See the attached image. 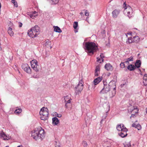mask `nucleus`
Returning a JSON list of instances; mask_svg holds the SVG:
<instances>
[{
    "label": "nucleus",
    "mask_w": 147,
    "mask_h": 147,
    "mask_svg": "<svg viewBox=\"0 0 147 147\" xmlns=\"http://www.w3.org/2000/svg\"><path fill=\"white\" fill-rule=\"evenodd\" d=\"M31 136L36 140L40 139L42 140L45 137L44 130L41 127H38L32 131Z\"/></svg>",
    "instance_id": "nucleus-1"
},
{
    "label": "nucleus",
    "mask_w": 147,
    "mask_h": 147,
    "mask_svg": "<svg viewBox=\"0 0 147 147\" xmlns=\"http://www.w3.org/2000/svg\"><path fill=\"white\" fill-rule=\"evenodd\" d=\"M84 48L89 55H93L98 49V47L95 43L90 42L85 43Z\"/></svg>",
    "instance_id": "nucleus-2"
},
{
    "label": "nucleus",
    "mask_w": 147,
    "mask_h": 147,
    "mask_svg": "<svg viewBox=\"0 0 147 147\" xmlns=\"http://www.w3.org/2000/svg\"><path fill=\"white\" fill-rule=\"evenodd\" d=\"M40 115L41 119L46 120L49 118V110L47 108L43 107L41 108L39 112Z\"/></svg>",
    "instance_id": "nucleus-3"
},
{
    "label": "nucleus",
    "mask_w": 147,
    "mask_h": 147,
    "mask_svg": "<svg viewBox=\"0 0 147 147\" xmlns=\"http://www.w3.org/2000/svg\"><path fill=\"white\" fill-rule=\"evenodd\" d=\"M123 8H124V13L127 15L129 18L131 17L132 16H133L132 9L129 6H127L125 2H124L123 3Z\"/></svg>",
    "instance_id": "nucleus-4"
},
{
    "label": "nucleus",
    "mask_w": 147,
    "mask_h": 147,
    "mask_svg": "<svg viewBox=\"0 0 147 147\" xmlns=\"http://www.w3.org/2000/svg\"><path fill=\"white\" fill-rule=\"evenodd\" d=\"M83 83L84 82L82 79L80 80L77 86L76 87L75 92L76 94H78L79 93H81L83 88Z\"/></svg>",
    "instance_id": "nucleus-5"
},
{
    "label": "nucleus",
    "mask_w": 147,
    "mask_h": 147,
    "mask_svg": "<svg viewBox=\"0 0 147 147\" xmlns=\"http://www.w3.org/2000/svg\"><path fill=\"white\" fill-rule=\"evenodd\" d=\"M107 83L105 82H103L104 87L100 92V94L106 93L110 90L111 87L107 84Z\"/></svg>",
    "instance_id": "nucleus-6"
},
{
    "label": "nucleus",
    "mask_w": 147,
    "mask_h": 147,
    "mask_svg": "<svg viewBox=\"0 0 147 147\" xmlns=\"http://www.w3.org/2000/svg\"><path fill=\"white\" fill-rule=\"evenodd\" d=\"M128 111L130 113H138V110L136 107H135L132 105H130L128 107Z\"/></svg>",
    "instance_id": "nucleus-7"
},
{
    "label": "nucleus",
    "mask_w": 147,
    "mask_h": 147,
    "mask_svg": "<svg viewBox=\"0 0 147 147\" xmlns=\"http://www.w3.org/2000/svg\"><path fill=\"white\" fill-rule=\"evenodd\" d=\"M127 129L125 127H124V128H123L122 130L119 133V135L122 138L125 137L127 135Z\"/></svg>",
    "instance_id": "nucleus-8"
},
{
    "label": "nucleus",
    "mask_w": 147,
    "mask_h": 147,
    "mask_svg": "<svg viewBox=\"0 0 147 147\" xmlns=\"http://www.w3.org/2000/svg\"><path fill=\"white\" fill-rule=\"evenodd\" d=\"M36 32L31 28L28 31V34L31 38H34L36 37L38 34H36Z\"/></svg>",
    "instance_id": "nucleus-9"
},
{
    "label": "nucleus",
    "mask_w": 147,
    "mask_h": 147,
    "mask_svg": "<svg viewBox=\"0 0 147 147\" xmlns=\"http://www.w3.org/2000/svg\"><path fill=\"white\" fill-rule=\"evenodd\" d=\"M22 69L27 73L30 74L31 72V70L28 65H22Z\"/></svg>",
    "instance_id": "nucleus-10"
},
{
    "label": "nucleus",
    "mask_w": 147,
    "mask_h": 147,
    "mask_svg": "<svg viewBox=\"0 0 147 147\" xmlns=\"http://www.w3.org/2000/svg\"><path fill=\"white\" fill-rule=\"evenodd\" d=\"M0 136L3 138L4 140H8L11 138V137L9 136L6 135L3 131H0Z\"/></svg>",
    "instance_id": "nucleus-11"
},
{
    "label": "nucleus",
    "mask_w": 147,
    "mask_h": 147,
    "mask_svg": "<svg viewBox=\"0 0 147 147\" xmlns=\"http://www.w3.org/2000/svg\"><path fill=\"white\" fill-rule=\"evenodd\" d=\"M32 30H33L36 32V34H39L40 32V28L37 25H36L34 27L31 28Z\"/></svg>",
    "instance_id": "nucleus-12"
},
{
    "label": "nucleus",
    "mask_w": 147,
    "mask_h": 147,
    "mask_svg": "<svg viewBox=\"0 0 147 147\" xmlns=\"http://www.w3.org/2000/svg\"><path fill=\"white\" fill-rule=\"evenodd\" d=\"M140 65H129L127 69L130 71H132L134 70L136 67H139Z\"/></svg>",
    "instance_id": "nucleus-13"
},
{
    "label": "nucleus",
    "mask_w": 147,
    "mask_h": 147,
    "mask_svg": "<svg viewBox=\"0 0 147 147\" xmlns=\"http://www.w3.org/2000/svg\"><path fill=\"white\" fill-rule=\"evenodd\" d=\"M120 12V10L119 9H116L113 11L112 14V16L113 18H116Z\"/></svg>",
    "instance_id": "nucleus-14"
},
{
    "label": "nucleus",
    "mask_w": 147,
    "mask_h": 147,
    "mask_svg": "<svg viewBox=\"0 0 147 147\" xmlns=\"http://www.w3.org/2000/svg\"><path fill=\"white\" fill-rule=\"evenodd\" d=\"M133 61V56H131L129 58L126 59L124 62H121L120 64H124L125 63L128 64L129 63V61Z\"/></svg>",
    "instance_id": "nucleus-15"
},
{
    "label": "nucleus",
    "mask_w": 147,
    "mask_h": 147,
    "mask_svg": "<svg viewBox=\"0 0 147 147\" xmlns=\"http://www.w3.org/2000/svg\"><path fill=\"white\" fill-rule=\"evenodd\" d=\"M102 77H99L94 80V84L95 85H97L102 80Z\"/></svg>",
    "instance_id": "nucleus-16"
},
{
    "label": "nucleus",
    "mask_w": 147,
    "mask_h": 147,
    "mask_svg": "<svg viewBox=\"0 0 147 147\" xmlns=\"http://www.w3.org/2000/svg\"><path fill=\"white\" fill-rule=\"evenodd\" d=\"M109 86L111 88H114V87L116 89V82L115 81L112 80L109 83Z\"/></svg>",
    "instance_id": "nucleus-17"
},
{
    "label": "nucleus",
    "mask_w": 147,
    "mask_h": 147,
    "mask_svg": "<svg viewBox=\"0 0 147 147\" xmlns=\"http://www.w3.org/2000/svg\"><path fill=\"white\" fill-rule=\"evenodd\" d=\"M59 121L56 117H54L52 118V123L54 125H56L59 123Z\"/></svg>",
    "instance_id": "nucleus-18"
},
{
    "label": "nucleus",
    "mask_w": 147,
    "mask_h": 147,
    "mask_svg": "<svg viewBox=\"0 0 147 147\" xmlns=\"http://www.w3.org/2000/svg\"><path fill=\"white\" fill-rule=\"evenodd\" d=\"M100 67L99 65L96 66L95 72V76H98V74L100 73Z\"/></svg>",
    "instance_id": "nucleus-19"
},
{
    "label": "nucleus",
    "mask_w": 147,
    "mask_h": 147,
    "mask_svg": "<svg viewBox=\"0 0 147 147\" xmlns=\"http://www.w3.org/2000/svg\"><path fill=\"white\" fill-rule=\"evenodd\" d=\"M124 127H125L124 126L123 124H120L118 125L117 126V130L121 131L123 129V128H124Z\"/></svg>",
    "instance_id": "nucleus-20"
},
{
    "label": "nucleus",
    "mask_w": 147,
    "mask_h": 147,
    "mask_svg": "<svg viewBox=\"0 0 147 147\" xmlns=\"http://www.w3.org/2000/svg\"><path fill=\"white\" fill-rule=\"evenodd\" d=\"M132 126L137 129L138 130H140L141 128V126L139 124H136L135 123L133 124Z\"/></svg>",
    "instance_id": "nucleus-21"
},
{
    "label": "nucleus",
    "mask_w": 147,
    "mask_h": 147,
    "mask_svg": "<svg viewBox=\"0 0 147 147\" xmlns=\"http://www.w3.org/2000/svg\"><path fill=\"white\" fill-rule=\"evenodd\" d=\"M105 67L107 71H112L113 69L112 65H105Z\"/></svg>",
    "instance_id": "nucleus-22"
},
{
    "label": "nucleus",
    "mask_w": 147,
    "mask_h": 147,
    "mask_svg": "<svg viewBox=\"0 0 147 147\" xmlns=\"http://www.w3.org/2000/svg\"><path fill=\"white\" fill-rule=\"evenodd\" d=\"M53 28H54V30L56 32L58 33H61L62 31L60 28L57 26H54Z\"/></svg>",
    "instance_id": "nucleus-23"
},
{
    "label": "nucleus",
    "mask_w": 147,
    "mask_h": 147,
    "mask_svg": "<svg viewBox=\"0 0 147 147\" xmlns=\"http://www.w3.org/2000/svg\"><path fill=\"white\" fill-rule=\"evenodd\" d=\"M8 32L11 36H12L13 35V32L12 30V29L10 27H9L7 30Z\"/></svg>",
    "instance_id": "nucleus-24"
},
{
    "label": "nucleus",
    "mask_w": 147,
    "mask_h": 147,
    "mask_svg": "<svg viewBox=\"0 0 147 147\" xmlns=\"http://www.w3.org/2000/svg\"><path fill=\"white\" fill-rule=\"evenodd\" d=\"M133 40L134 42L137 43L139 41V38L138 36H135L133 37Z\"/></svg>",
    "instance_id": "nucleus-25"
},
{
    "label": "nucleus",
    "mask_w": 147,
    "mask_h": 147,
    "mask_svg": "<svg viewBox=\"0 0 147 147\" xmlns=\"http://www.w3.org/2000/svg\"><path fill=\"white\" fill-rule=\"evenodd\" d=\"M116 89H115V88L114 87L113 90L111 92V94H110V97L112 98L116 94Z\"/></svg>",
    "instance_id": "nucleus-26"
},
{
    "label": "nucleus",
    "mask_w": 147,
    "mask_h": 147,
    "mask_svg": "<svg viewBox=\"0 0 147 147\" xmlns=\"http://www.w3.org/2000/svg\"><path fill=\"white\" fill-rule=\"evenodd\" d=\"M64 100L65 102H66L67 103L69 104L71 103V99H69L67 96H66L65 97Z\"/></svg>",
    "instance_id": "nucleus-27"
},
{
    "label": "nucleus",
    "mask_w": 147,
    "mask_h": 147,
    "mask_svg": "<svg viewBox=\"0 0 147 147\" xmlns=\"http://www.w3.org/2000/svg\"><path fill=\"white\" fill-rule=\"evenodd\" d=\"M133 38L131 37H129L128 38V40L126 41V43L128 44H131L132 43L134 42L133 41Z\"/></svg>",
    "instance_id": "nucleus-28"
},
{
    "label": "nucleus",
    "mask_w": 147,
    "mask_h": 147,
    "mask_svg": "<svg viewBox=\"0 0 147 147\" xmlns=\"http://www.w3.org/2000/svg\"><path fill=\"white\" fill-rule=\"evenodd\" d=\"M51 42L49 40L47 41L46 42L45 45L47 47H49L50 49H51L52 47L51 46Z\"/></svg>",
    "instance_id": "nucleus-29"
},
{
    "label": "nucleus",
    "mask_w": 147,
    "mask_h": 147,
    "mask_svg": "<svg viewBox=\"0 0 147 147\" xmlns=\"http://www.w3.org/2000/svg\"><path fill=\"white\" fill-rule=\"evenodd\" d=\"M32 67L34 70L36 71H38V66H39V65H31Z\"/></svg>",
    "instance_id": "nucleus-30"
},
{
    "label": "nucleus",
    "mask_w": 147,
    "mask_h": 147,
    "mask_svg": "<svg viewBox=\"0 0 147 147\" xmlns=\"http://www.w3.org/2000/svg\"><path fill=\"white\" fill-rule=\"evenodd\" d=\"M56 143L55 144V147H61V144L59 142H55Z\"/></svg>",
    "instance_id": "nucleus-31"
},
{
    "label": "nucleus",
    "mask_w": 147,
    "mask_h": 147,
    "mask_svg": "<svg viewBox=\"0 0 147 147\" xmlns=\"http://www.w3.org/2000/svg\"><path fill=\"white\" fill-rule=\"evenodd\" d=\"M30 64H37L38 62L36 59H33L30 61Z\"/></svg>",
    "instance_id": "nucleus-32"
},
{
    "label": "nucleus",
    "mask_w": 147,
    "mask_h": 147,
    "mask_svg": "<svg viewBox=\"0 0 147 147\" xmlns=\"http://www.w3.org/2000/svg\"><path fill=\"white\" fill-rule=\"evenodd\" d=\"M22 111V110L20 108H18L16 109L14 113H16L19 114Z\"/></svg>",
    "instance_id": "nucleus-33"
},
{
    "label": "nucleus",
    "mask_w": 147,
    "mask_h": 147,
    "mask_svg": "<svg viewBox=\"0 0 147 147\" xmlns=\"http://www.w3.org/2000/svg\"><path fill=\"white\" fill-rule=\"evenodd\" d=\"M28 15H29L30 17V18H32V19L35 18H36L38 16L37 14L34 15L33 14H32V13H31V14H30Z\"/></svg>",
    "instance_id": "nucleus-34"
},
{
    "label": "nucleus",
    "mask_w": 147,
    "mask_h": 147,
    "mask_svg": "<svg viewBox=\"0 0 147 147\" xmlns=\"http://www.w3.org/2000/svg\"><path fill=\"white\" fill-rule=\"evenodd\" d=\"M97 61L100 63H101L103 61V58H100L99 57L97 58Z\"/></svg>",
    "instance_id": "nucleus-35"
},
{
    "label": "nucleus",
    "mask_w": 147,
    "mask_h": 147,
    "mask_svg": "<svg viewBox=\"0 0 147 147\" xmlns=\"http://www.w3.org/2000/svg\"><path fill=\"white\" fill-rule=\"evenodd\" d=\"M78 26V22H75L73 24V27L74 29H76Z\"/></svg>",
    "instance_id": "nucleus-36"
},
{
    "label": "nucleus",
    "mask_w": 147,
    "mask_h": 147,
    "mask_svg": "<svg viewBox=\"0 0 147 147\" xmlns=\"http://www.w3.org/2000/svg\"><path fill=\"white\" fill-rule=\"evenodd\" d=\"M82 144L84 147H87L88 144L86 141H83Z\"/></svg>",
    "instance_id": "nucleus-37"
},
{
    "label": "nucleus",
    "mask_w": 147,
    "mask_h": 147,
    "mask_svg": "<svg viewBox=\"0 0 147 147\" xmlns=\"http://www.w3.org/2000/svg\"><path fill=\"white\" fill-rule=\"evenodd\" d=\"M131 145L130 142H126L124 145V147H131Z\"/></svg>",
    "instance_id": "nucleus-38"
},
{
    "label": "nucleus",
    "mask_w": 147,
    "mask_h": 147,
    "mask_svg": "<svg viewBox=\"0 0 147 147\" xmlns=\"http://www.w3.org/2000/svg\"><path fill=\"white\" fill-rule=\"evenodd\" d=\"M52 1V3L53 4H56L57 3L59 0H51Z\"/></svg>",
    "instance_id": "nucleus-39"
},
{
    "label": "nucleus",
    "mask_w": 147,
    "mask_h": 147,
    "mask_svg": "<svg viewBox=\"0 0 147 147\" xmlns=\"http://www.w3.org/2000/svg\"><path fill=\"white\" fill-rule=\"evenodd\" d=\"M141 62L140 60H136L134 64H141Z\"/></svg>",
    "instance_id": "nucleus-40"
},
{
    "label": "nucleus",
    "mask_w": 147,
    "mask_h": 147,
    "mask_svg": "<svg viewBox=\"0 0 147 147\" xmlns=\"http://www.w3.org/2000/svg\"><path fill=\"white\" fill-rule=\"evenodd\" d=\"M143 83L145 86L147 85V78H146V79H144V80H143Z\"/></svg>",
    "instance_id": "nucleus-41"
},
{
    "label": "nucleus",
    "mask_w": 147,
    "mask_h": 147,
    "mask_svg": "<svg viewBox=\"0 0 147 147\" xmlns=\"http://www.w3.org/2000/svg\"><path fill=\"white\" fill-rule=\"evenodd\" d=\"M55 115L59 118L61 117H62V115L61 114H58L57 113H55Z\"/></svg>",
    "instance_id": "nucleus-42"
},
{
    "label": "nucleus",
    "mask_w": 147,
    "mask_h": 147,
    "mask_svg": "<svg viewBox=\"0 0 147 147\" xmlns=\"http://www.w3.org/2000/svg\"><path fill=\"white\" fill-rule=\"evenodd\" d=\"M84 11H85V15L86 16H88L89 15V13L87 10H84Z\"/></svg>",
    "instance_id": "nucleus-43"
},
{
    "label": "nucleus",
    "mask_w": 147,
    "mask_h": 147,
    "mask_svg": "<svg viewBox=\"0 0 147 147\" xmlns=\"http://www.w3.org/2000/svg\"><path fill=\"white\" fill-rule=\"evenodd\" d=\"M135 114L136 113H133L130 116V118H131L132 117H136Z\"/></svg>",
    "instance_id": "nucleus-44"
},
{
    "label": "nucleus",
    "mask_w": 147,
    "mask_h": 147,
    "mask_svg": "<svg viewBox=\"0 0 147 147\" xmlns=\"http://www.w3.org/2000/svg\"><path fill=\"white\" fill-rule=\"evenodd\" d=\"M69 104L65 102V106L66 108H68L69 106Z\"/></svg>",
    "instance_id": "nucleus-45"
},
{
    "label": "nucleus",
    "mask_w": 147,
    "mask_h": 147,
    "mask_svg": "<svg viewBox=\"0 0 147 147\" xmlns=\"http://www.w3.org/2000/svg\"><path fill=\"white\" fill-rule=\"evenodd\" d=\"M13 4H14V5L16 7H18V4H17V3L16 2H15V3H14Z\"/></svg>",
    "instance_id": "nucleus-46"
},
{
    "label": "nucleus",
    "mask_w": 147,
    "mask_h": 147,
    "mask_svg": "<svg viewBox=\"0 0 147 147\" xmlns=\"http://www.w3.org/2000/svg\"><path fill=\"white\" fill-rule=\"evenodd\" d=\"M103 54L102 53H101L100 55V57H99L100 58H103Z\"/></svg>",
    "instance_id": "nucleus-47"
},
{
    "label": "nucleus",
    "mask_w": 147,
    "mask_h": 147,
    "mask_svg": "<svg viewBox=\"0 0 147 147\" xmlns=\"http://www.w3.org/2000/svg\"><path fill=\"white\" fill-rule=\"evenodd\" d=\"M19 27H21L22 25V23H21L19 22Z\"/></svg>",
    "instance_id": "nucleus-48"
},
{
    "label": "nucleus",
    "mask_w": 147,
    "mask_h": 147,
    "mask_svg": "<svg viewBox=\"0 0 147 147\" xmlns=\"http://www.w3.org/2000/svg\"><path fill=\"white\" fill-rule=\"evenodd\" d=\"M32 13L34 15H35L36 14H38V13L36 11H34Z\"/></svg>",
    "instance_id": "nucleus-49"
},
{
    "label": "nucleus",
    "mask_w": 147,
    "mask_h": 147,
    "mask_svg": "<svg viewBox=\"0 0 147 147\" xmlns=\"http://www.w3.org/2000/svg\"><path fill=\"white\" fill-rule=\"evenodd\" d=\"M125 65H120V67L121 68H123L125 67Z\"/></svg>",
    "instance_id": "nucleus-50"
},
{
    "label": "nucleus",
    "mask_w": 147,
    "mask_h": 147,
    "mask_svg": "<svg viewBox=\"0 0 147 147\" xmlns=\"http://www.w3.org/2000/svg\"><path fill=\"white\" fill-rule=\"evenodd\" d=\"M33 77L34 78H39L38 77H37V76H35V75H34L33 76Z\"/></svg>",
    "instance_id": "nucleus-51"
},
{
    "label": "nucleus",
    "mask_w": 147,
    "mask_h": 147,
    "mask_svg": "<svg viewBox=\"0 0 147 147\" xmlns=\"http://www.w3.org/2000/svg\"><path fill=\"white\" fill-rule=\"evenodd\" d=\"M144 76L146 78H147V74H144Z\"/></svg>",
    "instance_id": "nucleus-52"
},
{
    "label": "nucleus",
    "mask_w": 147,
    "mask_h": 147,
    "mask_svg": "<svg viewBox=\"0 0 147 147\" xmlns=\"http://www.w3.org/2000/svg\"><path fill=\"white\" fill-rule=\"evenodd\" d=\"M16 2L15 1V0H12V3H15V2Z\"/></svg>",
    "instance_id": "nucleus-53"
},
{
    "label": "nucleus",
    "mask_w": 147,
    "mask_h": 147,
    "mask_svg": "<svg viewBox=\"0 0 147 147\" xmlns=\"http://www.w3.org/2000/svg\"><path fill=\"white\" fill-rule=\"evenodd\" d=\"M146 115L147 116V108L146 109Z\"/></svg>",
    "instance_id": "nucleus-54"
},
{
    "label": "nucleus",
    "mask_w": 147,
    "mask_h": 147,
    "mask_svg": "<svg viewBox=\"0 0 147 147\" xmlns=\"http://www.w3.org/2000/svg\"><path fill=\"white\" fill-rule=\"evenodd\" d=\"M17 147H22V145H21L18 146Z\"/></svg>",
    "instance_id": "nucleus-55"
},
{
    "label": "nucleus",
    "mask_w": 147,
    "mask_h": 147,
    "mask_svg": "<svg viewBox=\"0 0 147 147\" xmlns=\"http://www.w3.org/2000/svg\"><path fill=\"white\" fill-rule=\"evenodd\" d=\"M131 32H129L127 33V34L129 35H131Z\"/></svg>",
    "instance_id": "nucleus-56"
},
{
    "label": "nucleus",
    "mask_w": 147,
    "mask_h": 147,
    "mask_svg": "<svg viewBox=\"0 0 147 147\" xmlns=\"http://www.w3.org/2000/svg\"><path fill=\"white\" fill-rule=\"evenodd\" d=\"M83 13L82 12H81L80 13V14L82 15L83 14Z\"/></svg>",
    "instance_id": "nucleus-57"
},
{
    "label": "nucleus",
    "mask_w": 147,
    "mask_h": 147,
    "mask_svg": "<svg viewBox=\"0 0 147 147\" xmlns=\"http://www.w3.org/2000/svg\"><path fill=\"white\" fill-rule=\"evenodd\" d=\"M146 78H146L144 77L143 78V80H144V79H146Z\"/></svg>",
    "instance_id": "nucleus-58"
},
{
    "label": "nucleus",
    "mask_w": 147,
    "mask_h": 147,
    "mask_svg": "<svg viewBox=\"0 0 147 147\" xmlns=\"http://www.w3.org/2000/svg\"><path fill=\"white\" fill-rule=\"evenodd\" d=\"M1 44H0V50H1Z\"/></svg>",
    "instance_id": "nucleus-59"
},
{
    "label": "nucleus",
    "mask_w": 147,
    "mask_h": 147,
    "mask_svg": "<svg viewBox=\"0 0 147 147\" xmlns=\"http://www.w3.org/2000/svg\"><path fill=\"white\" fill-rule=\"evenodd\" d=\"M108 64V65L110 64V63H107V64Z\"/></svg>",
    "instance_id": "nucleus-60"
},
{
    "label": "nucleus",
    "mask_w": 147,
    "mask_h": 147,
    "mask_svg": "<svg viewBox=\"0 0 147 147\" xmlns=\"http://www.w3.org/2000/svg\"><path fill=\"white\" fill-rule=\"evenodd\" d=\"M102 120H101V121H100V123H101L102 122Z\"/></svg>",
    "instance_id": "nucleus-61"
}]
</instances>
